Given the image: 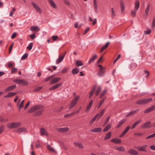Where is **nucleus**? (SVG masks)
<instances>
[{
    "mask_svg": "<svg viewBox=\"0 0 155 155\" xmlns=\"http://www.w3.org/2000/svg\"><path fill=\"white\" fill-rule=\"evenodd\" d=\"M147 146V145H146L143 146L137 147V149L140 151L146 152V148Z\"/></svg>",
    "mask_w": 155,
    "mask_h": 155,
    "instance_id": "nucleus-12",
    "label": "nucleus"
},
{
    "mask_svg": "<svg viewBox=\"0 0 155 155\" xmlns=\"http://www.w3.org/2000/svg\"><path fill=\"white\" fill-rule=\"evenodd\" d=\"M155 109V105L151 107L150 108L146 109L144 111V113H149L151 111Z\"/></svg>",
    "mask_w": 155,
    "mask_h": 155,
    "instance_id": "nucleus-21",
    "label": "nucleus"
},
{
    "mask_svg": "<svg viewBox=\"0 0 155 155\" xmlns=\"http://www.w3.org/2000/svg\"><path fill=\"white\" fill-rule=\"evenodd\" d=\"M93 103V100H91L90 101V103L88 104L87 109H86V112H88L90 110V109L91 107V106Z\"/></svg>",
    "mask_w": 155,
    "mask_h": 155,
    "instance_id": "nucleus-27",
    "label": "nucleus"
},
{
    "mask_svg": "<svg viewBox=\"0 0 155 155\" xmlns=\"http://www.w3.org/2000/svg\"><path fill=\"white\" fill-rule=\"evenodd\" d=\"M128 153L131 155H137L138 154L137 152L134 149H130L128 152Z\"/></svg>",
    "mask_w": 155,
    "mask_h": 155,
    "instance_id": "nucleus-22",
    "label": "nucleus"
},
{
    "mask_svg": "<svg viewBox=\"0 0 155 155\" xmlns=\"http://www.w3.org/2000/svg\"><path fill=\"white\" fill-rule=\"evenodd\" d=\"M141 121V119H140L137 121L133 124L132 126L131 127V128L132 129H133L134 128L136 127L139 124Z\"/></svg>",
    "mask_w": 155,
    "mask_h": 155,
    "instance_id": "nucleus-19",
    "label": "nucleus"
},
{
    "mask_svg": "<svg viewBox=\"0 0 155 155\" xmlns=\"http://www.w3.org/2000/svg\"><path fill=\"white\" fill-rule=\"evenodd\" d=\"M42 88V87H36L34 90V91L35 92H36L41 90Z\"/></svg>",
    "mask_w": 155,
    "mask_h": 155,
    "instance_id": "nucleus-45",
    "label": "nucleus"
},
{
    "mask_svg": "<svg viewBox=\"0 0 155 155\" xmlns=\"http://www.w3.org/2000/svg\"><path fill=\"white\" fill-rule=\"evenodd\" d=\"M68 68H64L62 71L61 73H65L68 72Z\"/></svg>",
    "mask_w": 155,
    "mask_h": 155,
    "instance_id": "nucleus-55",
    "label": "nucleus"
},
{
    "mask_svg": "<svg viewBox=\"0 0 155 155\" xmlns=\"http://www.w3.org/2000/svg\"><path fill=\"white\" fill-rule=\"evenodd\" d=\"M110 43V42H108L104 46L102 47L100 51V53H102L104 50H105L108 47Z\"/></svg>",
    "mask_w": 155,
    "mask_h": 155,
    "instance_id": "nucleus-24",
    "label": "nucleus"
},
{
    "mask_svg": "<svg viewBox=\"0 0 155 155\" xmlns=\"http://www.w3.org/2000/svg\"><path fill=\"white\" fill-rule=\"evenodd\" d=\"M33 44L32 42H31L29 44V45L27 46V48L29 50H31L32 48V45Z\"/></svg>",
    "mask_w": 155,
    "mask_h": 155,
    "instance_id": "nucleus-50",
    "label": "nucleus"
},
{
    "mask_svg": "<svg viewBox=\"0 0 155 155\" xmlns=\"http://www.w3.org/2000/svg\"><path fill=\"white\" fill-rule=\"evenodd\" d=\"M50 5L54 8L56 9L57 8V5L53 0H47Z\"/></svg>",
    "mask_w": 155,
    "mask_h": 155,
    "instance_id": "nucleus-18",
    "label": "nucleus"
},
{
    "mask_svg": "<svg viewBox=\"0 0 155 155\" xmlns=\"http://www.w3.org/2000/svg\"><path fill=\"white\" fill-rule=\"evenodd\" d=\"M155 137V132L154 134L148 136L146 138V139H150V138L154 137Z\"/></svg>",
    "mask_w": 155,
    "mask_h": 155,
    "instance_id": "nucleus-51",
    "label": "nucleus"
},
{
    "mask_svg": "<svg viewBox=\"0 0 155 155\" xmlns=\"http://www.w3.org/2000/svg\"><path fill=\"white\" fill-rule=\"evenodd\" d=\"M47 149L49 151L55 153V150L53 147H51L49 145H48L47 146Z\"/></svg>",
    "mask_w": 155,
    "mask_h": 155,
    "instance_id": "nucleus-37",
    "label": "nucleus"
},
{
    "mask_svg": "<svg viewBox=\"0 0 155 155\" xmlns=\"http://www.w3.org/2000/svg\"><path fill=\"white\" fill-rule=\"evenodd\" d=\"M79 98L80 96H78L76 97L73 100H72L69 107V108L70 109L72 108L76 105Z\"/></svg>",
    "mask_w": 155,
    "mask_h": 155,
    "instance_id": "nucleus-4",
    "label": "nucleus"
},
{
    "mask_svg": "<svg viewBox=\"0 0 155 155\" xmlns=\"http://www.w3.org/2000/svg\"><path fill=\"white\" fill-rule=\"evenodd\" d=\"M40 131L41 135L48 136V133L45 128L43 127L41 128Z\"/></svg>",
    "mask_w": 155,
    "mask_h": 155,
    "instance_id": "nucleus-10",
    "label": "nucleus"
},
{
    "mask_svg": "<svg viewBox=\"0 0 155 155\" xmlns=\"http://www.w3.org/2000/svg\"><path fill=\"white\" fill-rule=\"evenodd\" d=\"M104 70L103 69H100V71L97 74L99 76H102L104 72Z\"/></svg>",
    "mask_w": 155,
    "mask_h": 155,
    "instance_id": "nucleus-41",
    "label": "nucleus"
},
{
    "mask_svg": "<svg viewBox=\"0 0 155 155\" xmlns=\"http://www.w3.org/2000/svg\"><path fill=\"white\" fill-rule=\"evenodd\" d=\"M28 53H26L23 55L21 58L22 60H25L28 57Z\"/></svg>",
    "mask_w": 155,
    "mask_h": 155,
    "instance_id": "nucleus-48",
    "label": "nucleus"
},
{
    "mask_svg": "<svg viewBox=\"0 0 155 155\" xmlns=\"http://www.w3.org/2000/svg\"><path fill=\"white\" fill-rule=\"evenodd\" d=\"M152 101V99L150 98L143 99L139 100L136 102V104L137 105L144 104L147 103Z\"/></svg>",
    "mask_w": 155,
    "mask_h": 155,
    "instance_id": "nucleus-3",
    "label": "nucleus"
},
{
    "mask_svg": "<svg viewBox=\"0 0 155 155\" xmlns=\"http://www.w3.org/2000/svg\"><path fill=\"white\" fill-rule=\"evenodd\" d=\"M41 147V146L39 143V141H37L35 144V147L37 148H39Z\"/></svg>",
    "mask_w": 155,
    "mask_h": 155,
    "instance_id": "nucleus-49",
    "label": "nucleus"
},
{
    "mask_svg": "<svg viewBox=\"0 0 155 155\" xmlns=\"http://www.w3.org/2000/svg\"><path fill=\"white\" fill-rule=\"evenodd\" d=\"M110 141L111 142L117 144L120 143H121V140L120 139L117 138L112 139Z\"/></svg>",
    "mask_w": 155,
    "mask_h": 155,
    "instance_id": "nucleus-16",
    "label": "nucleus"
},
{
    "mask_svg": "<svg viewBox=\"0 0 155 155\" xmlns=\"http://www.w3.org/2000/svg\"><path fill=\"white\" fill-rule=\"evenodd\" d=\"M144 134L143 133H135L134 134V135L135 136H143Z\"/></svg>",
    "mask_w": 155,
    "mask_h": 155,
    "instance_id": "nucleus-59",
    "label": "nucleus"
},
{
    "mask_svg": "<svg viewBox=\"0 0 155 155\" xmlns=\"http://www.w3.org/2000/svg\"><path fill=\"white\" fill-rule=\"evenodd\" d=\"M13 45H14L13 43L12 44L9 48V53H11V52L12 51V49L13 48Z\"/></svg>",
    "mask_w": 155,
    "mask_h": 155,
    "instance_id": "nucleus-63",
    "label": "nucleus"
},
{
    "mask_svg": "<svg viewBox=\"0 0 155 155\" xmlns=\"http://www.w3.org/2000/svg\"><path fill=\"white\" fill-rule=\"evenodd\" d=\"M81 107H80L78 110L75 111V112H72L71 113H70L71 116H73L75 114L78 113L79 112L80 110H81Z\"/></svg>",
    "mask_w": 155,
    "mask_h": 155,
    "instance_id": "nucleus-46",
    "label": "nucleus"
},
{
    "mask_svg": "<svg viewBox=\"0 0 155 155\" xmlns=\"http://www.w3.org/2000/svg\"><path fill=\"white\" fill-rule=\"evenodd\" d=\"M130 126H128L123 131L122 133L119 136L120 137H121L124 136L128 131L130 129Z\"/></svg>",
    "mask_w": 155,
    "mask_h": 155,
    "instance_id": "nucleus-13",
    "label": "nucleus"
},
{
    "mask_svg": "<svg viewBox=\"0 0 155 155\" xmlns=\"http://www.w3.org/2000/svg\"><path fill=\"white\" fill-rule=\"evenodd\" d=\"M144 33L146 35L149 34L151 33V30L150 29L146 31H145Z\"/></svg>",
    "mask_w": 155,
    "mask_h": 155,
    "instance_id": "nucleus-60",
    "label": "nucleus"
},
{
    "mask_svg": "<svg viewBox=\"0 0 155 155\" xmlns=\"http://www.w3.org/2000/svg\"><path fill=\"white\" fill-rule=\"evenodd\" d=\"M66 53L65 52V54L61 56V55H59L58 58L57 59L56 61V64H58L60 63L64 59L65 55Z\"/></svg>",
    "mask_w": 155,
    "mask_h": 155,
    "instance_id": "nucleus-9",
    "label": "nucleus"
},
{
    "mask_svg": "<svg viewBox=\"0 0 155 155\" xmlns=\"http://www.w3.org/2000/svg\"><path fill=\"white\" fill-rule=\"evenodd\" d=\"M61 79L59 78H54L51 80L50 82V84L51 85L55 84L58 82Z\"/></svg>",
    "mask_w": 155,
    "mask_h": 155,
    "instance_id": "nucleus-11",
    "label": "nucleus"
},
{
    "mask_svg": "<svg viewBox=\"0 0 155 155\" xmlns=\"http://www.w3.org/2000/svg\"><path fill=\"white\" fill-rule=\"evenodd\" d=\"M97 55L96 54L92 56L91 58L90 59L88 63L89 64H91L92 62H93L97 58Z\"/></svg>",
    "mask_w": 155,
    "mask_h": 155,
    "instance_id": "nucleus-26",
    "label": "nucleus"
},
{
    "mask_svg": "<svg viewBox=\"0 0 155 155\" xmlns=\"http://www.w3.org/2000/svg\"><path fill=\"white\" fill-rule=\"evenodd\" d=\"M75 64L77 66L79 67V66L83 65V63L81 61L78 60L76 61L75 62Z\"/></svg>",
    "mask_w": 155,
    "mask_h": 155,
    "instance_id": "nucleus-39",
    "label": "nucleus"
},
{
    "mask_svg": "<svg viewBox=\"0 0 155 155\" xmlns=\"http://www.w3.org/2000/svg\"><path fill=\"white\" fill-rule=\"evenodd\" d=\"M136 13V10H131V16L132 17H135Z\"/></svg>",
    "mask_w": 155,
    "mask_h": 155,
    "instance_id": "nucleus-47",
    "label": "nucleus"
},
{
    "mask_svg": "<svg viewBox=\"0 0 155 155\" xmlns=\"http://www.w3.org/2000/svg\"><path fill=\"white\" fill-rule=\"evenodd\" d=\"M58 38V37L57 35H54L52 36V39L54 41H56Z\"/></svg>",
    "mask_w": 155,
    "mask_h": 155,
    "instance_id": "nucleus-62",
    "label": "nucleus"
},
{
    "mask_svg": "<svg viewBox=\"0 0 155 155\" xmlns=\"http://www.w3.org/2000/svg\"><path fill=\"white\" fill-rule=\"evenodd\" d=\"M79 71L78 68H74L72 70V73L73 74H77L78 73Z\"/></svg>",
    "mask_w": 155,
    "mask_h": 155,
    "instance_id": "nucleus-34",
    "label": "nucleus"
},
{
    "mask_svg": "<svg viewBox=\"0 0 155 155\" xmlns=\"http://www.w3.org/2000/svg\"><path fill=\"white\" fill-rule=\"evenodd\" d=\"M150 123L151 122L150 121H148L145 123L141 126V127L143 129L150 128L151 127V126L150 125Z\"/></svg>",
    "mask_w": 155,
    "mask_h": 155,
    "instance_id": "nucleus-8",
    "label": "nucleus"
},
{
    "mask_svg": "<svg viewBox=\"0 0 155 155\" xmlns=\"http://www.w3.org/2000/svg\"><path fill=\"white\" fill-rule=\"evenodd\" d=\"M54 76H50L48 77L47 78H46L45 79V81H47L50 80L51 78H52Z\"/></svg>",
    "mask_w": 155,
    "mask_h": 155,
    "instance_id": "nucleus-56",
    "label": "nucleus"
},
{
    "mask_svg": "<svg viewBox=\"0 0 155 155\" xmlns=\"http://www.w3.org/2000/svg\"><path fill=\"white\" fill-rule=\"evenodd\" d=\"M101 130L102 129L101 128L98 127L91 130V131L93 132L98 133L101 132Z\"/></svg>",
    "mask_w": 155,
    "mask_h": 155,
    "instance_id": "nucleus-25",
    "label": "nucleus"
},
{
    "mask_svg": "<svg viewBox=\"0 0 155 155\" xmlns=\"http://www.w3.org/2000/svg\"><path fill=\"white\" fill-rule=\"evenodd\" d=\"M56 130L60 132L64 133L68 131L69 130V129L68 127L57 128L56 129Z\"/></svg>",
    "mask_w": 155,
    "mask_h": 155,
    "instance_id": "nucleus-7",
    "label": "nucleus"
},
{
    "mask_svg": "<svg viewBox=\"0 0 155 155\" xmlns=\"http://www.w3.org/2000/svg\"><path fill=\"white\" fill-rule=\"evenodd\" d=\"M90 28L89 27L87 28L85 30L84 32L83 33L84 35L86 34L89 31Z\"/></svg>",
    "mask_w": 155,
    "mask_h": 155,
    "instance_id": "nucleus-64",
    "label": "nucleus"
},
{
    "mask_svg": "<svg viewBox=\"0 0 155 155\" xmlns=\"http://www.w3.org/2000/svg\"><path fill=\"white\" fill-rule=\"evenodd\" d=\"M126 121V120L125 119H123L122 120L120 121L119 122V123L117 126V128H119L120 127L122 124H124Z\"/></svg>",
    "mask_w": 155,
    "mask_h": 155,
    "instance_id": "nucleus-33",
    "label": "nucleus"
},
{
    "mask_svg": "<svg viewBox=\"0 0 155 155\" xmlns=\"http://www.w3.org/2000/svg\"><path fill=\"white\" fill-rule=\"evenodd\" d=\"M16 85H14L12 86H10L7 87L6 89H5V92H8L10 91H11L15 89L16 87Z\"/></svg>",
    "mask_w": 155,
    "mask_h": 155,
    "instance_id": "nucleus-20",
    "label": "nucleus"
},
{
    "mask_svg": "<svg viewBox=\"0 0 155 155\" xmlns=\"http://www.w3.org/2000/svg\"><path fill=\"white\" fill-rule=\"evenodd\" d=\"M120 6L121 10H124V3L123 1L121 0L120 1Z\"/></svg>",
    "mask_w": 155,
    "mask_h": 155,
    "instance_id": "nucleus-42",
    "label": "nucleus"
},
{
    "mask_svg": "<svg viewBox=\"0 0 155 155\" xmlns=\"http://www.w3.org/2000/svg\"><path fill=\"white\" fill-rule=\"evenodd\" d=\"M43 106L42 105H37L35 106L31 107L28 111V113H32L36 110H39L35 112L34 114L36 116H39L42 114L43 112L44 109H42L43 107Z\"/></svg>",
    "mask_w": 155,
    "mask_h": 155,
    "instance_id": "nucleus-1",
    "label": "nucleus"
},
{
    "mask_svg": "<svg viewBox=\"0 0 155 155\" xmlns=\"http://www.w3.org/2000/svg\"><path fill=\"white\" fill-rule=\"evenodd\" d=\"M75 147H78L79 148L82 149L84 148V147L81 143L78 142H75L74 143Z\"/></svg>",
    "mask_w": 155,
    "mask_h": 155,
    "instance_id": "nucleus-17",
    "label": "nucleus"
},
{
    "mask_svg": "<svg viewBox=\"0 0 155 155\" xmlns=\"http://www.w3.org/2000/svg\"><path fill=\"white\" fill-rule=\"evenodd\" d=\"M111 127V125L110 124H107L103 129V131L104 132L107 131Z\"/></svg>",
    "mask_w": 155,
    "mask_h": 155,
    "instance_id": "nucleus-38",
    "label": "nucleus"
},
{
    "mask_svg": "<svg viewBox=\"0 0 155 155\" xmlns=\"http://www.w3.org/2000/svg\"><path fill=\"white\" fill-rule=\"evenodd\" d=\"M62 84V83H59L55 85H54L52 87L50 88L49 90H53L56 89H57L59 87H60Z\"/></svg>",
    "mask_w": 155,
    "mask_h": 155,
    "instance_id": "nucleus-15",
    "label": "nucleus"
},
{
    "mask_svg": "<svg viewBox=\"0 0 155 155\" xmlns=\"http://www.w3.org/2000/svg\"><path fill=\"white\" fill-rule=\"evenodd\" d=\"M139 111V109H137L135 110L132 111L129 113L128 114L126 115V117H129L133 115L137 114Z\"/></svg>",
    "mask_w": 155,
    "mask_h": 155,
    "instance_id": "nucleus-14",
    "label": "nucleus"
},
{
    "mask_svg": "<svg viewBox=\"0 0 155 155\" xmlns=\"http://www.w3.org/2000/svg\"><path fill=\"white\" fill-rule=\"evenodd\" d=\"M31 4L35 9H38V7L36 4L33 2L31 3Z\"/></svg>",
    "mask_w": 155,
    "mask_h": 155,
    "instance_id": "nucleus-53",
    "label": "nucleus"
},
{
    "mask_svg": "<svg viewBox=\"0 0 155 155\" xmlns=\"http://www.w3.org/2000/svg\"><path fill=\"white\" fill-rule=\"evenodd\" d=\"M105 110V109H104L101 111L99 114H97L96 115H97V118L98 119H99L103 115Z\"/></svg>",
    "mask_w": 155,
    "mask_h": 155,
    "instance_id": "nucleus-29",
    "label": "nucleus"
},
{
    "mask_svg": "<svg viewBox=\"0 0 155 155\" xmlns=\"http://www.w3.org/2000/svg\"><path fill=\"white\" fill-rule=\"evenodd\" d=\"M155 26V17L153 18L152 22V27L154 28Z\"/></svg>",
    "mask_w": 155,
    "mask_h": 155,
    "instance_id": "nucleus-61",
    "label": "nucleus"
},
{
    "mask_svg": "<svg viewBox=\"0 0 155 155\" xmlns=\"http://www.w3.org/2000/svg\"><path fill=\"white\" fill-rule=\"evenodd\" d=\"M21 125V124L19 122H14L8 123L7 125V127L10 129L18 128Z\"/></svg>",
    "mask_w": 155,
    "mask_h": 155,
    "instance_id": "nucleus-2",
    "label": "nucleus"
},
{
    "mask_svg": "<svg viewBox=\"0 0 155 155\" xmlns=\"http://www.w3.org/2000/svg\"><path fill=\"white\" fill-rule=\"evenodd\" d=\"M17 94V93L16 92H10L8 94L4 96V97H12L14 95H16Z\"/></svg>",
    "mask_w": 155,
    "mask_h": 155,
    "instance_id": "nucleus-23",
    "label": "nucleus"
},
{
    "mask_svg": "<svg viewBox=\"0 0 155 155\" xmlns=\"http://www.w3.org/2000/svg\"><path fill=\"white\" fill-rule=\"evenodd\" d=\"M20 102H19L17 103V106H18V108L19 111L20 110V109H21L22 107H23L24 106V100H23L21 102V104H19V105H18V104Z\"/></svg>",
    "mask_w": 155,
    "mask_h": 155,
    "instance_id": "nucleus-32",
    "label": "nucleus"
},
{
    "mask_svg": "<svg viewBox=\"0 0 155 155\" xmlns=\"http://www.w3.org/2000/svg\"><path fill=\"white\" fill-rule=\"evenodd\" d=\"M101 91V88L100 87H98L96 92L95 95L96 96H97L98 95Z\"/></svg>",
    "mask_w": 155,
    "mask_h": 155,
    "instance_id": "nucleus-44",
    "label": "nucleus"
},
{
    "mask_svg": "<svg viewBox=\"0 0 155 155\" xmlns=\"http://www.w3.org/2000/svg\"><path fill=\"white\" fill-rule=\"evenodd\" d=\"M17 69L16 68H12L11 72L12 73H14L17 71Z\"/></svg>",
    "mask_w": 155,
    "mask_h": 155,
    "instance_id": "nucleus-57",
    "label": "nucleus"
},
{
    "mask_svg": "<svg viewBox=\"0 0 155 155\" xmlns=\"http://www.w3.org/2000/svg\"><path fill=\"white\" fill-rule=\"evenodd\" d=\"M14 131L17 133L20 134L21 133L27 132V130L25 127H21L15 129Z\"/></svg>",
    "mask_w": 155,
    "mask_h": 155,
    "instance_id": "nucleus-6",
    "label": "nucleus"
},
{
    "mask_svg": "<svg viewBox=\"0 0 155 155\" xmlns=\"http://www.w3.org/2000/svg\"><path fill=\"white\" fill-rule=\"evenodd\" d=\"M13 81L17 84L24 85H26L28 84V82L27 81L22 79H16L14 80Z\"/></svg>",
    "mask_w": 155,
    "mask_h": 155,
    "instance_id": "nucleus-5",
    "label": "nucleus"
},
{
    "mask_svg": "<svg viewBox=\"0 0 155 155\" xmlns=\"http://www.w3.org/2000/svg\"><path fill=\"white\" fill-rule=\"evenodd\" d=\"M94 6L95 9H97V0H94Z\"/></svg>",
    "mask_w": 155,
    "mask_h": 155,
    "instance_id": "nucleus-54",
    "label": "nucleus"
},
{
    "mask_svg": "<svg viewBox=\"0 0 155 155\" xmlns=\"http://www.w3.org/2000/svg\"><path fill=\"white\" fill-rule=\"evenodd\" d=\"M111 133L110 132H109L107 133L104 137V140H107L108 139H110L111 137Z\"/></svg>",
    "mask_w": 155,
    "mask_h": 155,
    "instance_id": "nucleus-31",
    "label": "nucleus"
},
{
    "mask_svg": "<svg viewBox=\"0 0 155 155\" xmlns=\"http://www.w3.org/2000/svg\"><path fill=\"white\" fill-rule=\"evenodd\" d=\"M107 92L106 90H104L103 92L101 93V95H100V98H102V97H103L104 94H106V92Z\"/></svg>",
    "mask_w": 155,
    "mask_h": 155,
    "instance_id": "nucleus-52",
    "label": "nucleus"
},
{
    "mask_svg": "<svg viewBox=\"0 0 155 155\" xmlns=\"http://www.w3.org/2000/svg\"><path fill=\"white\" fill-rule=\"evenodd\" d=\"M135 9L137 10L139 8L140 4H139V1L138 0H136L135 3Z\"/></svg>",
    "mask_w": 155,
    "mask_h": 155,
    "instance_id": "nucleus-35",
    "label": "nucleus"
},
{
    "mask_svg": "<svg viewBox=\"0 0 155 155\" xmlns=\"http://www.w3.org/2000/svg\"><path fill=\"white\" fill-rule=\"evenodd\" d=\"M96 86H94L93 87L90 93V95L89 96V98H90L94 93L95 90L96 88Z\"/></svg>",
    "mask_w": 155,
    "mask_h": 155,
    "instance_id": "nucleus-28",
    "label": "nucleus"
},
{
    "mask_svg": "<svg viewBox=\"0 0 155 155\" xmlns=\"http://www.w3.org/2000/svg\"><path fill=\"white\" fill-rule=\"evenodd\" d=\"M121 55L120 54H119L117 56V58L115 59L113 62V63L114 64L120 58Z\"/></svg>",
    "mask_w": 155,
    "mask_h": 155,
    "instance_id": "nucleus-58",
    "label": "nucleus"
},
{
    "mask_svg": "<svg viewBox=\"0 0 155 155\" xmlns=\"http://www.w3.org/2000/svg\"><path fill=\"white\" fill-rule=\"evenodd\" d=\"M116 149L120 151H124L125 150L123 146L116 147Z\"/></svg>",
    "mask_w": 155,
    "mask_h": 155,
    "instance_id": "nucleus-36",
    "label": "nucleus"
},
{
    "mask_svg": "<svg viewBox=\"0 0 155 155\" xmlns=\"http://www.w3.org/2000/svg\"><path fill=\"white\" fill-rule=\"evenodd\" d=\"M8 120L6 118H4L0 116V122H5L8 121Z\"/></svg>",
    "mask_w": 155,
    "mask_h": 155,
    "instance_id": "nucleus-40",
    "label": "nucleus"
},
{
    "mask_svg": "<svg viewBox=\"0 0 155 155\" xmlns=\"http://www.w3.org/2000/svg\"><path fill=\"white\" fill-rule=\"evenodd\" d=\"M30 30L32 31H38L40 30V29L38 27L36 26H31L30 28Z\"/></svg>",
    "mask_w": 155,
    "mask_h": 155,
    "instance_id": "nucleus-30",
    "label": "nucleus"
},
{
    "mask_svg": "<svg viewBox=\"0 0 155 155\" xmlns=\"http://www.w3.org/2000/svg\"><path fill=\"white\" fill-rule=\"evenodd\" d=\"M97 117V115H96L90 121L89 124L91 125L92 124L94 121L95 120L96 118Z\"/></svg>",
    "mask_w": 155,
    "mask_h": 155,
    "instance_id": "nucleus-43",
    "label": "nucleus"
}]
</instances>
